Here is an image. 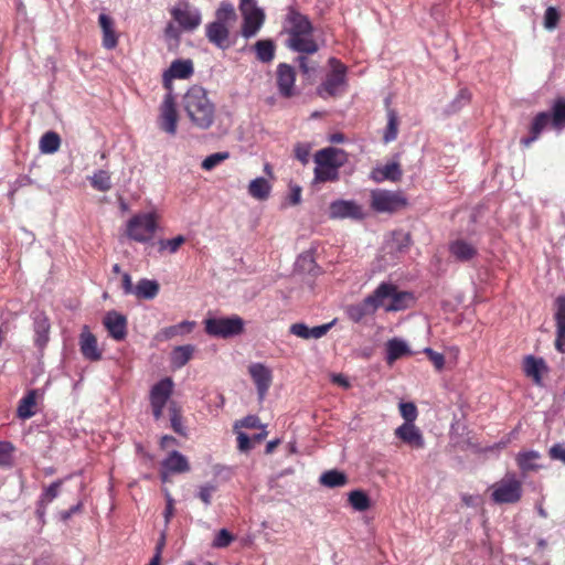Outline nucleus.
Instances as JSON below:
<instances>
[{
	"label": "nucleus",
	"mask_w": 565,
	"mask_h": 565,
	"mask_svg": "<svg viewBox=\"0 0 565 565\" xmlns=\"http://www.w3.org/2000/svg\"><path fill=\"white\" fill-rule=\"evenodd\" d=\"M449 253L457 262L468 263L478 255V247L466 238H457L449 243Z\"/></svg>",
	"instance_id": "obj_19"
},
{
	"label": "nucleus",
	"mask_w": 565,
	"mask_h": 565,
	"mask_svg": "<svg viewBox=\"0 0 565 565\" xmlns=\"http://www.w3.org/2000/svg\"><path fill=\"white\" fill-rule=\"evenodd\" d=\"M271 185L264 177L252 180L248 184V194L258 201H265L269 198Z\"/></svg>",
	"instance_id": "obj_34"
},
{
	"label": "nucleus",
	"mask_w": 565,
	"mask_h": 565,
	"mask_svg": "<svg viewBox=\"0 0 565 565\" xmlns=\"http://www.w3.org/2000/svg\"><path fill=\"white\" fill-rule=\"evenodd\" d=\"M554 320L556 327L555 348L565 352V296H557L554 300Z\"/></svg>",
	"instance_id": "obj_14"
},
{
	"label": "nucleus",
	"mask_w": 565,
	"mask_h": 565,
	"mask_svg": "<svg viewBox=\"0 0 565 565\" xmlns=\"http://www.w3.org/2000/svg\"><path fill=\"white\" fill-rule=\"evenodd\" d=\"M349 503L351 507L359 512H364L371 507L369 495L362 490H353L349 493Z\"/></svg>",
	"instance_id": "obj_42"
},
{
	"label": "nucleus",
	"mask_w": 565,
	"mask_h": 565,
	"mask_svg": "<svg viewBox=\"0 0 565 565\" xmlns=\"http://www.w3.org/2000/svg\"><path fill=\"white\" fill-rule=\"evenodd\" d=\"M319 481L323 487L333 489L344 487L349 480L348 476L344 472L337 469H331L324 471L320 476Z\"/></svg>",
	"instance_id": "obj_37"
},
{
	"label": "nucleus",
	"mask_w": 565,
	"mask_h": 565,
	"mask_svg": "<svg viewBox=\"0 0 565 565\" xmlns=\"http://www.w3.org/2000/svg\"><path fill=\"white\" fill-rule=\"evenodd\" d=\"M407 205V199L398 191L376 189L371 192V207L379 213H395Z\"/></svg>",
	"instance_id": "obj_7"
},
{
	"label": "nucleus",
	"mask_w": 565,
	"mask_h": 565,
	"mask_svg": "<svg viewBox=\"0 0 565 565\" xmlns=\"http://www.w3.org/2000/svg\"><path fill=\"white\" fill-rule=\"evenodd\" d=\"M159 127L167 134L174 136L177 132L178 111L175 107V98L172 93L166 94L160 106Z\"/></svg>",
	"instance_id": "obj_10"
},
{
	"label": "nucleus",
	"mask_w": 565,
	"mask_h": 565,
	"mask_svg": "<svg viewBox=\"0 0 565 565\" xmlns=\"http://www.w3.org/2000/svg\"><path fill=\"white\" fill-rule=\"evenodd\" d=\"M396 437L414 448H423L425 443L420 430L414 423H404L395 430Z\"/></svg>",
	"instance_id": "obj_25"
},
{
	"label": "nucleus",
	"mask_w": 565,
	"mask_h": 565,
	"mask_svg": "<svg viewBox=\"0 0 565 565\" xmlns=\"http://www.w3.org/2000/svg\"><path fill=\"white\" fill-rule=\"evenodd\" d=\"M228 158H230V152H227V151L215 152V153L207 156L202 161L201 167L203 170L210 171Z\"/></svg>",
	"instance_id": "obj_48"
},
{
	"label": "nucleus",
	"mask_w": 565,
	"mask_h": 565,
	"mask_svg": "<svg viewBox=\"0 0 565 565\" xmlns=\"http://www.w3.org/2000/svg\"><path fill=\"white\" fill-rule=\"evenodd\" d=\"M315 162L318 166H331L339 169L345 162V153L341 149L328 147L316 152Z\"/></svg>",
	"instance_id": "obj_24"
},
{
	"label": "nucleus",
	"mask_w": 565,
	"mask_h": 565,
	"mask_svg": "<svg viewBox=\"0 0 565 565\" xmlns=\"http://www.w3.org/2000/svg\"><path fill=\"white\" fill-rule=\"evenodd\" d=\"M339 179V169L331 166H318L315 168V181L328 182Z\"/></svg>",
	"instance_id": "obj_44"
},
{
	"label": "nucleus",
	"mask_w": 565,
	"mask_h": 565,
	"mask_svg": "<svg viewBox=\"0 0 565 565\" xmlns=\"http://www.w3.org/2000/svg\"><path fill=\"white\" fill-rule=\"evenodd\" d=\"M471 98V94L467 88H461L455 99L449 105V113H456L463 106H466Z\"/></svg>",
	"instance_id": "obj_49"
},
{
	"label": "nucleus",
	"mask_w": 565,
	"mask_h": 565,
	"mask_svg": "<svg viewBox=\"0 0 565 565\" xmlns=\"http://www.w3.org/2000/svg\"><path fill=\"white\" fill-rule=\"evenodd\" d=\"M79 350L84 359L95 362L102 360L103 352L98 348L96 337L84 326L79 334Z\"/></svg>",
	"instance_id": "obj_16"
},
{
	"label": "nucleus",
	"mask_w": 565,
	"mask_h": 565,
	"mask_svg": "<svg viewBox=\"0 0 565 565\" xmlns=\"http://www.w3.org/2000/svg\"><path fill=\"white\" fill-rule=\"evenodd\" d=\"M296 82V72L294 67L286 63L277 66V87L282 97L289 98L294 95Z\"/></svg>",
	"instance_id": "obj_17"
},
{
	"label": "nucleus",
	"mask_w": 565,
	"mask_h": 565,
	"mask_svg": "<svg viewBox=\"0 0 565 565\" xmlns=\"http://www.w3.org/2000/svg\"><path fill=\"white\" fill-rule=\"evenodd\" d=\"M398 119L397 115L394 110H388L387 113V126L383 136L385 142L394 141L397 137L398 131Z\"/></svg>",
	"instance_id": "obj_46"
},
{
	"label": "nucleus",
	"mask_w": 565,
	"mask_h": 565,
	"mask_svg": "<svg viewBox=\"0 0 565 565\" xmlns=\"http://www.w3.org/2000/svg\"><path fill=\"white\" fill-rule=\"evenodd\" d=\"M399 412L405 423H414L417 418V407L412 402H404L399 404Z\"/></svg>",
	"instance_id": "obj_51"
},
{
	"label": "nucleus",
	"mask_w": 565,
	"mask_h": 565,
	"mask_svg": "<svg viewBox=\"0 0 565 565\" xmlns=\"http://www.w3.org/2000/svg\"><path fill=\"white\" fill-rule=\"evenodd\" d=\"M256 57L262 63H269L275 57V43L271 40H259L254 44Z\"/></svg>",
	"instance_id": "obj_40"
},
{
	"label": "nucleus",
	"mask_w": 565,
	"mask_h": 565,
	"mask_svg": "<svg viewBox=\"0 0 565 565\" xmlns=\"http://www.w3.org/2000/svg\"><path fill=\"white\" fill-rule=\"evenodd\" d=\"M183 109L192 125L199 129H209L215 119V105L210 100L206 90L201 86H192L182 99Z\"/></svg>",
	"instance_id": "obj_1"
},
{
	"label": "nucleus",
	"mask_w": 565,
	"mask_h": 565,
	"mask_svg": "<svg viewBox=\"0 0 565 565\" xmlns=\"http://www.w3.org/2000/svg\"><path fill=\"white\" fill-rule=\"evenodd\" d=\"M552 125L555 128H564L565 127V100L557 99L553 106V113L551 115Z\"/></svg>",
	"instance_id": "obj_47"
},
{
	"label": "nucleus",
	"mask_w": 565,
	"mask_h": 565,
	"mask_svg": "<svg viewBox=\"0 0 565 565\" xmlns=\"http://www.w3.org/2000/svg\"><path fill=\"white\" fill-rule=\"evenodd\" d=\"M309 328L307 324L302 322L294 323L290 326V333L294 335H297L302 339H308L309 335Z\"/></svg>",
	"instance_id": "obj_62"
},
{
	"label": "nucleus",
	"mask_w": 565,
	"mask_h": 565,
	"mask_svg": "<svg viewBox=\"0 0 565 565\" xmlns=\"http://www.w3.org/2000/svg\"><path fill=\"white\" fill-rule=\"evenodd\" d=\"M161 466L172 473H184L191 469L188 458L178 450L170 451Z\"/></svg>",
	"instance_id": "obj_29"
},
{
	"label": "nucleus",
	"mask_w": 565,
	"mask_h": 565,
	"mask_svg": "<svg viewBox=\"0 0 565 565\" xmlns=\"http://www.w3.org/2000/svg\"><path fill=\"white\" fill-rule=\"evenodd\" d=\"M205 332L215 338H233L244 331L245 321L236 315L230 317H213L204 320Z\"/></svg>",
	"instance_id": "obj_4"
},
{
	"label": "nucleus",
	"mask_w": 565,
	"mask_h": 565,
	"mask_svg": "<svg viewBox=\"0 0 565 565\" xmlns=\"http://www.w3.org/2000/svg\"><path fill=\"white\" fill-rule=\"evenodd\" d=\"M98 22L103 32V46L113 50L117 46L118 38L115 31L114 20L106 13H100Z\"/></svg>",
	"instance_id": "obj_27"
},
{
	"label": "nucleus",
	"mask_w": 565,
	"mask_h": 565,
	"mask_svg": "<svg viewBox=\"0 0 565 565\" xmlns=\"http://www.w3.org/2000/svg\"><path fill=\"white\" fill-rule=\"evenodd\" d=\"M379 307L384 306L386 311H402L412 306L415 298L409 291H401L392 282H382L374 290Z\"/></svg>",
	"instance_id": "obj_3"
},
{
	"label": "nucleus",
	"mask_w": 565,
	"mask_h": 565,
	"mask_svg": "<svg viewBox=\"0 0 565 565\" xmlns=\"http://www.w3.org/2000/svg\"><path fill=\"white\" fill-rule=\"evenodd\" d=\"M248 373L256 385L259 401H263L273 382V373L263 363H253L248 366Z\"/></svg>",
	"instance_id": "obj_13"
},
{
	"label": "nucleus",
	"mask_w": 565,
	"mask_h": 565,
	"mask_svg": "<svg viewBox=\"0 0 565 565\" xmlns=\"http://www.w3.org/2000/svg\"><path fill=\"white\" fill-rule=\"evenodd\" d=\"M61 146V138L54 131L45 132L40 139V150L42 153H55Z\"/></svg>",
	"instance_id": "obj_41"
},
{
	"label": "nucleus",
	"mask_w": 565,
	"mask_h": 565,
	"mask_svg": "<svg viewBox=\"0 0 565 565\" xmlns=\"http://www.w3.org/2000/svg\"><path fill=\"white\" fill-rule=\"evenodd\" d=\"M216 491V487L211 483H206L200 487L198 498L207 507L211 504L212 495Z\"/></svg>",
	"instance_id": "obj_54"
},
{
	"label": "nucleus",
	"mask_w": 565,
	"mask_h": 565,
	"mask_svg": "<svg viewBox=\"0 0 565 565\" xmlns=\"http://www.w3.org/2000/svg\"><path fill=\"white\" fill-rule=\"evenodd\" d=\"M173 381L171 377H164L157 382L150 390V405L156 420L162 417L163 409L173 392Z\"/></svg>",
	"instance_id": "obj_8"
},
{
	"label": "nucleus",
	"mask_w": 565,
	"mask_h": 565,
	"mask_svg": "<svg viewBox=\"0 0 565 565\" xmlns=\"http://www.w3.org/2000/svg\"><path fill=\"white\" fill-rule=\"evenodd\" d=\"M295 156L296 158L303 164H306L309 160L310 156V147L306 143H298L295 147Z\"/></svg>",
	"instance_id": "obj_59"
},
{
	"label": "nucleus",
	"mask_w": 565,
	"mask_h": 565,
	"mask_svg": "<svg viewBox=\"0 0 565 565\" xmlns=\"http://www.w3.org/2000/svg\"><path fill=\"white\" fill-rule=\"evenodd\" d=\"M545 369L543 359H536L533 355H527L524 359L523 371L526 376L531 377L535 384L542 383V371Z\"/></svg>",
	"instance_id": "obj_33"
},
{
	"label": "nucleus",
	"mask_w": 565,
	"mask_h": 565,
	"mask_svg": "<svg viewBox=\"0 0 565 565\" xmlns=\"http://www.w3.org/2000/svg\"><path fill=\"white\" fill-rule=\"evenodd\" d=\"M169 412H170V420H171V427L172 429L181 435V436H185L186 433H185V428L183 426V423H182V416L181 414L179 413V411L177 409L175 405L172 404L170 407H169Z\"/></svg>",
	"instance_id": "obj_50"
},
{
	"label": "nucleus",
	"mask_w": 565,
	"mask_h": 565,
	"mask_svg": "<svg viewBox=\"0 0 565 565\" xmlns=\"http://www.w3.org/2000/svg\"><path fill=\"white\" fill-rule=\"evenodd\" d=\"M286 22L288 23V36L295 35L296 33L301 34L313 32V28L309 19L292 7L288 9Z\"/></svg>",
	"instance_id": "obj_22"
},
{
	"label": "nucleus",
	"mask_w": 565,
	"mask_h": 565,
	"mask_svg": "<svg viewBox=\"0 0 565 565\" xmlns=\"http://www.w3.org/2000/svg\"><path fill=\"white\" fill-rule=\"evenodd\" d=\"M193 74V63L191 60H175L171 63L170 67L163 74L164 85L171 78H189Z\"/></svg>",
	"instance_id": "obj_26"
},
{
	"label": "nucleus",
	"mask_w": 565,
	"mask_h": 565,
	"mask_svg": "<svg viewBox=\"0 0 565 565\" xmlns=\"http://www.w3.org/2000/svg\"><path fill=\"white\" fill-rule=\"evenodd\" d=\"M424 352L427 354V356L438 371L443 370L445 365V358L441 353H438L430 348H426Z\"/></svg>",
	"instance_id": "obj_57"
},
{
	"label": "nucleus",
	"mask_w": 565,
	"mask_h": 565,
	"mask_svg": "<svg viewBox=\"0 0 565 565\" xmlns=\"http://www.w3.org/2000/svg\"><path fill=\"white\" fill-rule=\"evenodd\" d=\"M32 320L34 331V344L42 350L50 340V320L43 311L33 312Z\"/></svg>",
	"instance_id": "obj_18"
},
{
	"label": "nucleus",
	"mask_w": 565,
	"mask_h": 565,
	"mask_svg": "<svg viewBox=\"0 0 565 565\" xmlns=\"http://www.w3.org/2000/svg\"><path fill=\"white\" fill-rule=\"evenodd\" d=\"M157 230L156 216L153 213L134 215L127 223V236L139 243H146L152 238Z\"/></svg>",
	"instance_id": "obj_6"
},
{
	"label": "nucleus",
	"mask_w": 565,
	"mask_h": 565,
	"mask_svg": "<svg viewBox=\"0 0 565 565\" xmlns=\"http://www.w3.org/2000/svg\"><path fill=\"white\" fill-rule=\"evenodd\" d=\"M241 34L245 39L255 36L265 21V13L262 9H254L253 11L244 12Z\"/></svg>",
	"instance_id": "obj_21"
},
{
	"label": "nucleus",
	"mask_w": 565,
	"mask_h": 565,
	"mask_svg": "<svg viewBox=\"0 0 565 565\" xmlns=\"http://www.w3.org/2000/svg\"><path fill=\"white\" fill-rule=\"evenodd\" d=\"M548 455L551 459L561 461L565 465V444L557 443L553 445L548 450Z\"/></svg>",
	"instance_id": "obj_56"
},
{
	"label": "nucleus",
	"mask_w": 565,
	"mask_h": 565,
	"mask_svg": "<svg viewBox=\"0 0 565 565\" xmlns=\"http://www.w3.org/2000/svg\"><path fill=\"white\" fill-rule=\"evenodd\" d=\"M296 269L303 274L317 275V264L311 254H301L296 260Z\"/></svg>",
	"instance_id": "obj_45"
},
{
	"label": "nucleus",
	"mask_w": 565,
	"mask_h": 565,
	"mask_svg": "<svg viewBox=\"0 0 565 565\" xmlns=\"http://www.w3.org/2000/svg\"><path fill=\"white\" fill-rule=\"evenodd\" d=\"M195 351L194 345L185 344L175 347L171 352V364L174 369L183 367L192 358Z\"/></svg>",
	"instance_id": "obj_38"
},
{
	"label": "nucleus",
	"mask_w": 565,
	"mask_h": 565,
	"mask_svg": "<svg viewBox=\"0 0 565 565\" xmlns=\"http://www.w3.org/2000/svg\"><path fill=\"white\" fill-rule=\"evenodd\" d=\"M89 180L92 186L98 191L106 192L111 189L110 174L105 170L96 171Z\"/></svg>",
	"instance_id": "obj_43"
},
{
	"label": "nucleus",
	"mask_w": 565,
	"mask_h": 565,
	"mask_svg": "<svg viewBox=\"0 0 565 565\" xmlns=\"http://www.w3.org/2000/svg\"><path fill=\"white\" fill-rule=\"evenodd\" d=\"M62 483V480H56L42 492L36 509V513L40 518L44 515L46 505L58 495Z\"/></svg>",
	"instance_id": "obj_39"
},
{
	"label": "nucleus",
	"mask_w": 565,
	"mask_h": 565,
	"mask_svg": "<svg viewBox=\"0 0 565 565\" xmlns=\"http://www.w3.org/2000/svg\"><path fill=\"white\" fill-rule=\"evenodd\" d=\"M522 484L514 476L502 479L492 492V499L497 503H515L521 499Z\"/></svg>",
	"instance_id": "obj_9"
},
{
	"label": "nucleus",
	"mask_w": 565,
	"mask_h": 565,
	"mask_svg": "<svg viewBox=\"0 0 565 565\" xmlns=\"http://www.w3.org/2000/svg\"><path fill=\"white\" fill-rule=\"evenodd\" d=\"M237 447L242 452L250 450L253 448L250 437L247 434L239 431L237 434Z\"/></svg>",
	"instance_id": "obj_61"
},
{
	"label": "nucleus",
	"mask_w": 565,
	"mask_h": 565,
	"mask_svg": "<svg viewBox=\"0 0 565 565\" xmlns=\"http://www.w3.org/2000/svg\"><path fill=\"white\" fill-rule=\"evenodd\" d=\"M180 334L175 324L174 326H170V327H167V328H163L162 330H160L154 339L157 341H167V340H170L172 339L173 337Z\"/></svg>",
	"instance_id": "obj_60"
},
{
	"label": "nucleus",
	"mask_w": 565,
	"mask_h": 565,
	"mask_svg": "<svg viewBox=\"0 0 565 565\" xmlns=\"http://www.w3.org/2000/svg\"><path fill=\"white\" fill-rule=\"evenodd\" d=\"M333 326V322L324 323L321 326H316L312 328H309V335L308 339H320L323 335L327 334V332L331 329Z\"/></svg>",
	"instance_id": "obj_58"
},
{
	"label": "nucleus",
	"mask_w": 565,
	"mask_h": 565,
	"mask_svg": "<svg viewBox=\"0 0 565 565\" xmlns=\"http://www.w3.org/2000/svg\"><path fill=\"white\" fill-rule=\"evenodd\" d=\"M329 63L332 70L318 87V95L322 98L337 96L344 92L347 86V66L334 57H331Z\"/></svg>",
	"instance_id": "obj_5"
},
{
	"label": "nucleus",
	"mask_w": 565,
	"mask_h": 565,
	"mask_svg": "<svg viewBox=\"0 0 565 565\" xmlns=\"http://www.w3.org/2000/svg\"><path fill=\"white\" fill-rule=\"evenodd\" d=\"M402 174L403 172L398 162H388L382 167H376L372 171L371 177L377 183L385 180L396 182L401 180Z\"/></svg>",
	"instance_id": "obj_28"
},
{
	"label": "nucleus",
	"mask_w": 565,
	"mask_h": 565,
	"mask_svg": "<svg viewBox=\"0 0 565 565\" xmlns=\"http://www.w3.org/2000/svg\"><path fill=\"white\" fill-rule=\"evenodd\" d=\"M232 541L233 535L226 529H222L216 534L213 541V546L218 548L226 547L231 544Z\"/></svg>",
	"instance_id": "obj_55"
},
{
	"label": "nucleus",
	"mask_w": 565,
	"mask_h": 565,
	"mask_svg": "<svg viewBox=\"0 0 565 565\" xmlns=\"http://www.w3.org/2000/svg\"><path fill=\"white\" fill-rule=\"evenodd\" d=\"M236 19L234 6L228 1H222L215 11V20L205 26L207 40L221 50L231 47L228 24Z\"/></svg>",
	"instance_id": "obj_2"
},
{
	"label": "nucleus",
	"mask_w": 565,
	"mask_h": 565,
	"mask_svg": "<svg viewBox=\"0 0 565 565\" xmlns=\"http://www.w3.org/2000/svg\"><path fill=\"white\" fill-rule=\"evenodd\" d=\"M12 449L11 444L0 443V466H6L10 462Z\"/></svg>",
	"instance_id": "obj_63"
},
{
	"label": "nucleus",
	"mask_w": 565,
	"mask_h": 565,
	"mask_svg": "<svg viewBox=\"0 0 565 565\" xmlns=\"http://www.w3.org/2000/svg\"><path fill=\"white\" fill-rule=\"evenodd\" d=\"M287 46L298 53L313 54L318 51V44L312 38V33H296L289 35L287 40Z\"/></svg>",
	"instance_id": "obj_23"
},
{
	"label": "nucleus",
	"mask_w": 565,
	"mask_h": 565,
	"mask_svg": "<svg viewBox=\"0 0 565 565\" xmlns=\"http://www.w3.org/2000/svg\"><path fill=\"white\" fill-rule=\"evenodd\" d=\"M330 218L363 220L365 213L363 207L352 200H335L329 206Z\"/></svg>",
	"instance_id": "obj_12"
},
{
	"label": "nucleus",
	"mask_w": 565,
	"mask_h": 565,
	"mask_svg": "<svg viewBox=\"0 0 565 565\" xmlns=\"http://www.w3.org/2000/svg\"><path fill=\"white\" fill-rule=\"evenodd\" d=\"M377 308L380 307L375 297V291H373L371 295L365 297L363 301L349 306L347 313L352 321L360 322L364 317L374 313Z\"/></svg>",
	"instance_id": "obj_20"
},
{
	"label": "nucleus",
	"mask_w": 565,
	"mask_h": 565,
	"mask_svg": "<svg viewBox=\"0 0 565 565\" xmlns=\"http://www.w3.org/2000/svg\"><path fill=\"white\" fill-rule=\"evenodd\" d=\"M552 124L551 114L546 111L539 113L531 125L530 128V136L526 138H523L521 142L529 147L532 142H534L541 135V132L550 125Z\"/></svg>",
	"instance_id": "obj_31"
},
{
	"label": "nucleus",
	"mask_w": 565,
	"mask_h": 565,
	"mask_svg": "<svg viewBox=\"0 0 565 565\" xmlns=\"http://www.w3.org/2000/svg\"><path fill=\"white\" fill-rule=\"evenodd\" d=\"M239 425L242 427H245V428H263V427H266L265 425H262L259 423V418L256 416V415H248L246 417H244L241 422H239Z\"/></svg>",
	"instance_id": "obj_64"
},
{
	"label": "nucleus",
	"mask_w": 565,
	"mask_h": 565,
	"mask_svg": "<svg viewBox=\"0 0 565 565\" xmlns=\"http://www.w3.org/2000/svg\"><path fill=\"white\" fill-rule=\"evenodd\" d=\"M159 289L160 286L156 280L142 278L137 282L134 295L139 299L151 300L157 297Z\"/></svg>",
	"instance_id": "obj_35"
},
{
	"label": "nucleus",
	"mask_w": 565,
	"mask_h": 565,
	"mask_svg": "<svg viewBox=\"0 0 565 565\" xmlns=\"http://www.w3.org/2000/svg\"><path fill=\"white\" fill-rule=\"evenodd\" d=\"M407 354H411V350L405 341L395 338L386 343V362L388 364Z\"/></svg>",
	"instance_id": "obj_36"
},
{
	"label": "nucleus",
	"mask_w": 565,
	"mask_h": 565,
	"mask_svg": "<svg viewBox=\"0 0 565 565\" xmlns=\"http://www.w3.org/2000/svg\"><path fill=\"white\" fill-rule=\"evenodd\" d=\"M171 15L185 31L195 30L202 22V15L199 9L189 3H182L171 10Z\"/></svg>",
	"instance_id": "obj_11"
},
{
	"label": "nucleus",
	"mask_w": 565,
	"mask_h": 565,
	"mask_svg": "<svg viewBox=\"0 0 565 565\" xmlns=\"http://www.w3.org/2000/svg\"><path fill=\"white\" fill-rule=\"evenodd\" d=\"M540 459L541 454L536 450L520 451L515 457L516 465L523 473L539 470L542 467Z\"/></svg>",
	"instance_id": "obj_32"
},
{
	"label": "nucleus",
	"mask_w": 565,
	"mask_h": 565,
	"mask_svg": "<svg viewBox=\"0 0 565 565\" xmlns=\"http://www.w3.org/2000/svg\"><path fill=\"white\" fill-rule=\"evenodd\" d=\"M42 393L40 390H30L28 393L20 399L17 414L21 419H29L35 414L36 399L41 396Z\"/></svg>",
	"instance_id": "obj_30"
},
{
	"label": "nucleus",
	"mask_w": 565,
	"mask_h": 565,
	"mask_svg": "<svg viewBox=\"0 0 565 565\" xmlns=\"http://www.w3.org/2000/svg\"><path fill=\"white\" fill-rule=\"evenodd\" d=\"M103 323L109 335L116 341H122L127 337V318L116 310L108 311Z\"/></svg>",
	"instance_id": "obj_15"
},
{
	"label": "nucleus",
	"mask_w": 565,
	"mask_h": 565,
	"mask_svg": "<svg viewBox=\"0 0 565 565\" xmlns=\"http://www.w3.org/2000/svg\"><path fill=\"white\" fill-rule=\"evenodd\" d=\"M559 20V13L554 7H548L544 14V26L547 30L556 28Z\"/></svg>",
	"instance_id": "obj_53"
},
{
	"label": "nucleus",
	"mask_w": 565,
	"mask_h": 565,
	"mask_svg": "<svg viewBox=\"0 0 565 565\" xmlns=\"http://www.w3.org/2000/svg\"><path fill=\"white\" fill-rule=\"evenodd\" d=\"M185 242V237L182 235H178L171 239H160L159 246L160 250L169 249L171 254H174L178 252L180 246Z\"/></svg>",
	"instance_id": "obj_52"
}]
</instances>
